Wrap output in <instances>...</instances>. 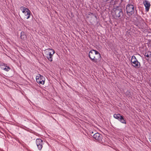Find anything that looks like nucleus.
<instances>
[{"mask_svg":"<svg viewBox=\"0 0 151 151\" xmlns=\"http://www.w3.org/2000/svg\"><path fill=\"white\" fill-rule=\"evenodd\" d=\"M89 57L92 61L96 64L98 61L101 60L100 54L98 51L94 50H92L89 52Z\"/></svg>","mask_w":151,"mask_h":151,"instance_id":"1","label":"nucleus"},{"mask_svg":"<svg viewBox=\"0 0 151 151\" xmlns=\"http://www.w3.org/2000/svg\"><path fill=\"white\" fill-rule=\"evenodd\" d=\"M131 64L135 68H139L141 66L140 63L139 62L135 56L133 55L131 58Z\"/></svg>","mask_w":151,"mask_h":151,"instance_id":"3","label":"nucleus"},{"mask_svg":"<svg viewBox=\"0 0 151 151\" xmlns=\"http://www.w3.org/2000/svg\"><path fill=\"white\" fill-rule=\"evenodd\" d=\"M115 16L117 17H120L123 14L122 9L121 6H117L113 9Z\"/></svg>","mask_w":151,"mask_h":151,"instance_id":"5","label":"nucleus"},{"mask_svg":"<svg viewBox=\"0 0 151 151\" xmlns=\"http://www.w3.org/2000/svg\"><path fill=\"white\" fill-rule=\"evenodd\" d=\"M109 0H104V1L105 2H107V1H109Z\"/></svg>","mask_w":151,"mask_h":151,"instance_id":"20","label":"nucleus"},{"mask_svg":"<svg viewBox=\"0 0 151 151\" xmlns=\"http://www.w3.org/2000/svg\"><path fill=\"white\" fill-rule=\"evenodd\" d=\"M94 139L101 143H103L104 141V139L103 138L102 135L97 132L94 134L93 136Z\"/></svg>","mask_w":151,"mask_h":151,"instance_id":"7","label":"nucleus"},{"mask_svg":"<svg viewBox=\"0 0 151 151\" xmlns=\"http://www.w3.org/2000/svg\"><path fill=\"white\" fill-rule=\"evenodd\" d=\"M36 81L39 84L43 85L45 83V78L43 76L38 74L36 77Z\"/></svg>","mask_w":151,"mask_h":151,"instance_id":"8","label":"nucleus"},{"mask_svg":"<svg viewBox=\"0 0 151 151\" xmlns=\"http://www.w3.org/2000/svg\"><path fill=\"white\" fill-rule=\"evenodd\" d=\"M126 10L127 14L129 16L131 15L134 13V6L132 4H128L126 6Z\"/></svg>","mask_w":151,"mask_h":151,"instance_id":"6","label":"nucleus"},{"mask_svg":"<svg viewBox=\"0 0 151 151\" xmlns=\"http://www.w3.org/2000/svg\"><path fill=\"white\" fill-rule=\"evenodd\" d=\"M20 9L24 14L27 19H28L30 18L31 13L30 11L28 9L24 6H22L20 7Z\"/></svg>","mask_w":151,"mask_h":151,"instance_id":"4","label":"nucleus"},{"mask_svg":"<svg viewBox=\"0 0 151 151\" xmlns=\"http://www.w3.org/2000/svg\"><path fill=\"white\" fill-rule=\"evenodd\" d=\"M10 69V68L9 67L6 66L4 68L3 70L6 71H8Z\"/></svg>","mask_w":151,"mask_h":151,"instance_id":"16","label":"nucleus"},{"mask_svg":"<svg viewBox=\"0 0 151 151\" xmlns=\"http://www.w3.org/2000/svg\"><path fill=\"white\" fill-rule=\"evenodd\" d=\"M149 140L150 142H151V134L150 135V136Z\"/></svg>","mask_w":151,"mask_h":151,"instance_id":"19","label":"nucleus"},{"mask_svg":"<svg viewBox=\"0 0 151 151\" xmlns=\"http://www.w3.org/2000/svg\"><path fill=\"white\" fill-rule=\"evenodd\" d=\"M36 144L39 150H40L42 147L43 141L40 139H37L36 141Z\"/></svg>","mask_w":151,"mask_h":151,"instance_id":"9","label":"nucleus"},{"mask_svg":"<svg viewBox=\"0 0 151 151\" xmlns=\"http://www.w3.org/2000/svg\"><path fill=\"white\" fill-rule=\"evenodd\" d=\"M121 115L119 114H114L113 115V116L115 119H117L119 117H120Z\"/></svg>","mask_w":151,"mask_h":151,"instance_id":"15","label":"nucleus"},{"mask_svg":"<svg viewBox=\"0 0 151 151\" xmlns=\"http://www.w3.org/2000/svg\"><path fill=\"white\" fill-rule=\"evenodd\" d=\"M143 3L145 7V11L148 12L149 10L150 6V2L147 0H145L143 1Z\"/></svg>","mask_w":151,"mask_h":151,"instance_id":"10","label":"nucleus"},{"mask_svg":"<svg viewBox=\"0 0 151 151\" xmlns=\"http://www.w3.org/2000/svg\"><path fill=\"white\" fill-rule=\"evenodd\" d=\"M55 51L52 49L49 48L45 50V55L47 59L50 61H52L53 54Z\"/></svg>","mask_w":151,"mask_h":151,"instance_id":"2","label":"nucleus"},{"mask_svg":"<svg viewBox=\"0 0 151 151\" xmlns=\"http://www.w3.org/2000/svg\"><path fill=\"white\" fill-rule=\"evenodd\" d=\"M117 120L123 124H126L125 120L124 119L123 116L121 115L120 117H119Z\"/></svg>","mask_w":151,"mask_h":151,"instance_id":"13","label":"nucleus"},{"mask_svg":"<svg viewBox=\"0 0 151 151\" xmlns=\"http://www.w3.org/2000/svg\"><path fill=\"white\" fill-rule=\"evenodd\" d=\"M6 66L4 64H2L1 65V69L3 70Z\"/></svg>","mask_w":151,"mask_h":151,"instance_id":"17","label":"nucleus"},{"mask_svg":"<svg viewBox=\"0 0 151 151\" xmlns=\"http://www.w3.org/2000/svg\"><path fill=\"white\" fill-rule=\"evenodd\" d=\"M150 142H151V141Z\"/></svg>","mask_w":151,"mask_h":151,"instance_id":"21","label":"nucleus"},{"mask_svg":"<svg viewBox=\"0 0 151 151\" xmlns=\"http://www.w3.org/2000/svg\"><path fill=\"white\" fill-rule=\"evenodd\" d=\"M143 22H142V23L141 24V26H139V28H142V27H143Z\"/></svg>","mask_w":151,"mask_h":151,"instance_id":"18","label":"nucleus"},{"mask_svg":"<svg viewBox=\"0 0 151 151\" xmlns=\"http://www.w3.org/2000/svg\"><path fill=\"white\" fill-rule=\"evenodd\" d=\"M117 120L123 124H126L125 120L124 119L123 116L121 115L120 117H119Z\"/></svg>","mask_w":151,"mask_h":151,"instance_id":"12","label":"nucleus"},{"mask_svg":"<svg viewBox=\"0 0 151 151\" xmlns=\"http://www.w3.org/2000/svg\"><path fill=\"white\" fill-rule=\"evenodd\" d=\"M20 37L22 40L24 41L26 40L27 36L24 34V32H22L20 33Z\"/></svg>","mask_w":151,"mask_h":151,"instance_id":"14","label":"nucleus"},{"mask_svg":"<svg viewBox=\"0 0 151 151\" xmlns=\"http://www.w3.org/2000/svg\"><path fill=\"white\" fill-rule=\"evenodd\" d=\"M145 56L146 58V59L148 60H150L151 61V52L148 51L147 52L145 53L144 55Z\"/></svg>","mask_w":151,"mask_h":151,"instance_id":"11","label":"nucleus"}]
</instances>
